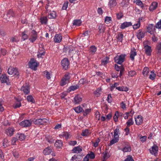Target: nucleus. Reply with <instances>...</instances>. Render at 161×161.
Listing matches in <instances>:
<instances>
[{"label":"nucleus","instance_id":"b1692460","mask_svg":"<svg viewBox=\"0 0 161 161\" xmlns=\"http://www.w3.org/2000/svg\"><path fill=\"white\" fill-rule=\"evenodd\" d=\"M82 150V148L81 146H79L74 147L72 150V151L75 153H78L81 152Z\"/></svg>","mask_w":161,"mask_h":161},{"label":"nucleus","instance_id":"49530a36","mask_svg":"<svg viewBox=\"0 0 161 161\" xmlns=\"http://www.w3.org/2000/svg\"><path fill=\"white\" fill-rule=\"evenodd\" d=\"M119 140V138H114L111 141H110L109 145L111 146L115 143L117 142Z\"/></svg>","mask_w":161,"mask_h":161},{"label":"nucleus","instance_id":"393cba45","mask_svg":"<svg viewBox=\"0 0 161 161\" xmlns=\"http://www.w3.org/2000/svg\"><path fill=\"white\" fill-rule=\"evenodd\" d=\"M15 136L21 141L25 140L26 138L24 134L22 133H17Z\"/></svg>","mask_w":161,"mask_h":161},{"label":"nucleus","instance_id":"0eeeda50","mask_svg":"<svg viewBox=\"0 0 161 161\" xmlns=\"http://www.w3.org/2000/svg\"><path fill=\"white\" fill-rule=\"evenodd\" d=\"M61 64L63 68L66 70L68 68L69 62L67 58H64L61 61Z\"/></svg>","mask_w":161,"mask_h":161},{"label":"nucleus","instance_id":"e2e57ef3","mask_svg":"<svg viewBox=\"0 0 161 161\" xmlns=\"http://www.w3.org/2000/svg\"><path fill=\"white\" fill-rule=\"evenodd\" d=\"M44 74L48 80L51 78V75L50 73L47 71H45L44 72Z\"/></svg>","mask_w":161,"mask_h":161},{"label":"nucleus","instance_id":"c756f323","mask_svg":"<svg viewBox=\"0 0 161 161\" xmlns=\"http://www.w3.org/2000/svg\"><path fill=\"white\" fill-rule=\"evenodd\" d=\"M52 152V149L49 147H47L45 148L43 152V153L45 155H49Z\"/></svg>","mask_w":161,"mask_h":161},{"label":"nucleus","instance_id":"f03ea898","mask_svg":"<svg viewBox=\"0 0 161 161\" xmlns=\"http://www.w3.org/2000/svg\"><path fill=\"white\" fill-rule=\"evenodd\" d=\"M70 77V75L69 74H66L60 82V85L63 86L69 82Z\"/></svg>","mask_w":161,"mask_h":161},{"label":"nucleus","instance_id":"39448f33","mask_svg":"<svg viewBox=\"0 0 161 161\" xmlns=\"http://www.w3.org/2000/svg\"><path fill=\"white\" fill-rule=\"evenodd\" d=\"M48 122L46 119H39L33 121V123L36 125H44Z\"/></svg>","mask_w":161,"mask_h":161},{"label":"nucleus","instance_id":"774afa93","mask_svg":"<svg viewBox=\"0 0 161 161\" xmlns=\"http://www.w3.org/2000/svg\"><path fill=\"white\" fill-rule=\"evenodd\" d=\"M124 161H134V160L132 158V157L129 155L127 157Z\"/></svg>","mask_w":161,"mask_h":161},{"label":"nucleus","instance_id":"a878e982","mask_svg":"<svg viewBox=\"0 0 161 161\" xmlns=\"http://www.w3.org/2000/svg\"><path fill=\"white\" fill-rule=\"evenodd\" d=\"M45 54V51L44 49L42 48L39 49L37 52V56L38 58L42 57V56L44 55Z\"/></svg>","mask_w":161,"mask_h":161},{"label":"nucleus","instance_id":"473e14b6","mask_svg":"<svg viewBox=\"0 0 161 161\" xmlns=\"http://www.w3.org/2000/svg\"><path fill=\"white\" fill-rule=\"evenodd\" d=\"M109 3L110 8H111L116 6L117 5V2L116 0H110Z\"/></svg>","mask_w":161,"mask_h":161},{"label":"nucleus","instance_id":"338daca9","mask_svg":"<svg viewBox=\"0 0 161 161\" xmlns=\"http://www.w3.org/2000/svg\"><path fill=\"white\" fill-rule=\"evenodd\" d=\"M156 27L157 28L161 29V19L156 24Z\"/></svg>","mask_w":161,"mask_h":161},{"label":"nucleus","instance_id":"1a4fd4ad","mask_svg":"<svg viewBox=\"0 0 161 161\" xmlns=\"http://www.w3.org/2000/svg\"><path fill=\"white\" fill-rule=\"evenodd\" d=\"M150 153L152 155L156 156L158 151V147L157 146L154 144L151 148L149 149Z\"/></svg>","mask_w":161,"mask_h":161},{"label":"nucleus","instance_id":"f257e3e1","mask_svg":"<svg viewBox=\"0 0 161 161\" xmlns=\"http://www.w3.org/2000/svg\"><path fill=\"white\" fill-rule=\"evenodd\" d=\"M126 55L125 54H122L120 55H117L114 58V60L116 63L121 64L125 61Z\"/></svg>","mask_w":161,"mask_h":161},{"label":"nucleus","instance_id":"5fc2aeb1","mask_svg":"<svg viewBox=\"0 0 161 161\" xmlns=\"http://www.w3.org/2000/svg\"><path fill=\"white\" fill-rule=\"evenodd\" d=\"M109 58L108 57H106L102 61V64L105 65L107 64L108 62Z\"/></svg>","mask_w":161,"mask_h":161},{"label":"nucleus","instance_id":"f3484780","mask_svg":"<svg viewBox=\"0 0 161 161\" xmlns=\"http://www.w3.org/2000/svg\"><path fill=\"white\" fill-rule=\"evenodd\" d=\"M147 29L148 32L151 34H152L155 31V27L153 24H150L148 25Z\"/></svg>","mask_w":161,"mask_h":161},{"label":"nucleus","instance_id":"6e6d98bb","mask_svg":"<svg viewBox=\"0 0 161 161\" xmlns=\"http://www.w3.org/2000/svg\"><path fill=\"white\" fill-rule=\"evenodd\" d=\"M18 141V138L16 137H12L11 140V143L12 145H16V143Z\"/></svg>","mask_w":161,"mask_h":161},{"label":"nucleus","instance_id":"69168bd1","mask_svg":"<svg viewBox=\"0 0 161 161\" xmlns=\"http://www.w3.org/2000/svg\"><path fill=\"white\" fill-rule=\"evenodd\" d=\"M112 98L110 94H108L107 97V101L109 103H111L112 101Z\"/></svg>","mask_w":161,"mask_h":161},{"label":"nucleus","instance_id":"4be33fe9","mask_svg":"<svg viewBox=\"0 0 161 161\" xmlns=\"http://www.w3.org/2000/svg\"><path fill=\"white\" fill-rule=\"evenodd\" d=\"M136 55V50L135 48L131 49L130 52V58L132 60L134 59V57Z\"/></svg>","mask_w":161,"mask_h":161},{"label":"nucleus","instance_id":"79ce46f5","mask_svg":"<svg viewBox=\"0 0 161 161\" xmlns=\"http://www.w3.org/2000/svg\"><path fill=\"white\" fill-rule=\"evenodd\" d=\"M27 100L28 102L34 103L35 101L33 97L31 95H28L27 97Z\"/></svg>","mask_w":161,"mask_h":161},{"label":"nucleus","instance_id":"8fccbe9b","mask_svg":"<svg viewBox=\"0 0 161 161\" xmlns=\"http://www.w3.org/2000/svg\"><path fill=\"white\" fill-rule=\"evenodd\" d=\"M119 115V113L118 111H116L115 112L113 117L114 120L115 122H117L118 121V118Z\"/></svg>","mask_w":161,"mask_h":161},{"label":"nucleus","instance_id":"a211bd4d","mask_svg":"<svg viewBox=\"0 0 161 161\" xmlns=\"http://www.w3.org/2000/svg\"><path fill=\"white\" fill-rule=\"evenodd\" d=\"M144 48L146 54L148 56H150L152 51L151 47L150 46H146Z\"/></svg>","mask_w":161,"mask_h":161},{"label":"nucleus","instance_id":"6ab92c4d","mask_svg":"<svg viewBox=\"0 0 161 161\" xmlns=\"http://www.w3.org/2000/svg\"><path fill=\"white\" fill-rule=\"evenodd\" d=\"M158 4L156 2H153L150 5L149 8V10L150 11H153L155 10L157 7Z\"/></svg>","mask_w":161,"mask_h":161},{"label":"nucleus","instance_id":"c9c22d12","mask_svg":"<svg viewBox=\"0 0 161 161\" xmlns=\"http://www.w3.org/2000/svg\"><path fill=\"white\" fill-rule=\"evenodd\" d=\"M79 88V86L76 85L74 86H70L68 89V91L69 92H70L72 91H74L77 89Z\"/></svg>","mask_w":161,"mask_h":161},{"label":"nucleus","instance_id":"bb28decb","mask_svg":"<svg viewBox=\"0 0 161 161\" xmlns=\"http://www.w3.org/2000/svg\"><path fill=\"white\" fill-rule=\"evenodd\" d=\"M70 136V134L66 131L62 133L59 135L61 138H64L66 140H67Z\"/></svg>","mask_w":161,"mask_h":161},{"label":"nucleus","instance_id":"864d4df0","mask_svg":"<svg viewBox=\"0 0 161 161\" xmlns=\"http://www.w3.org/2000/svg\"><path fill=\"white\" fill-rule=\"evenodd\" d=\"M155 77L156 75L154 73V72L153 71H151L149 76V78L150 79L153 80L155 79Z\"/></svg>","mask_w":161,"mask_h":161},{"label":"nucleus","instance_id":"f8f14e48","mask_svg":"<svg viewBox=\"0 0 161 161\" xmlns=\"http://www.w3.org/2000/svg\"><path fill=\"white\" fill-rule=\"evenodd\" d=\"M82 99L80 95H77L74 97L73 102L75 104H79L82 101Z\"/></svg>","mask_w":161,"mask_h":161},{"label":"nucleus","instance_id":"a19ab883","mask_svg":"<svg viewBox=\"0 0 161 161\" xmlns=\"http://www.w3.org/2000/svg\"><path fill=\"white\" fill-rule=\"evenodd\" d=\"M98 29L100 33L103 32L105 30L104 25L103 24H100L98 26Z\"/></svg>","mask_w":161,"mask_h":161},{"label":"nucleus","instance_id":"a18cd8bd","mask_svg":"<svg viewBox=\"0 0 161 161\" xmlns=\"http://www.w3.org/2000/svg\"><path fill=\"white\" fill-rule=\"evenodd\" d=\"M90 133V132L88 129H86L82 131L81 135L83 136H86L89 135Z\"/></svg>","mask_w":161,"mask_h":161},{"label":"nucleus","instance_id":"20e7f679","mask_svg":"<svg viewBox=\"0 0 161 161\" xmlns=\"http://www.w3.org/2000/svg\"><path fill=\"white\" fill-rule=\"evenodd\" d=\"M29 66L32 69L36 70V68L39 65V63L36 61L33 58L31 59L29 63Z\"/></svg>","mask_w":161,"mask_h":161},{"label":"nucleus","instance_id":"4d7b16f0","mask_svg":"<svg viewBox=\"0 0 161 161\" xmlns=\"http://www.w3.org/2000/svg\"><path fill=\"white\" fill-rule=\"evenodd\" d=\"M140 26V22L139 20L138 21L137 23L136 24L134 25H133V28L134 29H138Z\"/></svg>","mask_w":161,"mask_h":161},{"label":"nucleus","instance_id":"37998d69","mask_svg":"<svg viewBox=\"0 0 161 161\" xmlns=\"http://www.w3.org/2000/svg\"><path fill=\"white\" fill-rule=\"evenodd\" d=\"M40 22L42 24H46L47 22V18L46 17H42L40 19Z\"/></svg>","mask_w":161,"mask_h":161},{"label":"nucleus","instance_id":"72a5a7b5","mask_svg":"<svg viewBox=\"0 0 161 161\" xmlns=\"http://www.w3.org/2000/svg\"><path fill=\"white\" fill-rule=\"evenodd\" d=\"M129 3V0H123L121 3V6L122 7H127Z\"/></svg>","mask_w":161,"mask_h":161},{"label":"nucleus","instance_id":"7c9ffc66","mask_svg":"<svg viewBox=\"0 0 161 161\" xmlns=\"http://www.w3.org/2000/svg\"><path fill=\"white\" fill-rule=\"evenodd\" d=\"M97 51V48L94 46H92L89 49V51L90 54L94 55Z\"/></svg>","mask_w":161,"mask_h":161},{"label":"nucleus","instance_id":"c03bdc74","mask_svg":"<svg viewBox=\"0 0 161 161\" xmlns=\"http://www.w3.org/2000/svg\"><path fill=\"white\" fill-rule=\"evenodd\" d=\"M124 37L123 35L121 33H119L117 36H116V38L120 42H122L123 40V37Z\"/></svg>","mask_w":161,"mask_h":161},{"label":"nucleus","instance_id":"de8ad7c7","mask_svg":"<svg viewBox=\"0 0 161 161\" xmlns=\"http://www.w3.org/2000/svg\"><path fill=\"white\" fill-rule=\"evenodd\" d=\"M81 24V21L80 19L75 20L74 21L73 25L77 26H80Z\"/></svg>","mask_w":161,"mask_h":161},{"label":"nucleus","instance_id":"bf43d9fd","mask_svg":"<svg viewBox=\"0 0 161 161\" xmlns=\"http://www.w3.org/2000/svg\"><path fill=\"white\" fill-rule=\"evenodd\" d=\"M9 142L7 139H4L3 141V146L4 147H6L9 145Z\"/></svg>","mask_w":161,"mask_h":161},{"label":"nucleus","instance_id":"09e8293b","mask_svg":"<svg viewBox=\"0 0 161 161\" xmlns=\"http://www.w3.org/2000/svg\"><path fill=\"white\" fill-rule=\"evenodd\" d=\"M74 109L77 113H80L83 110L82 108L80 106L75 107Z\"/></svg>","mask_w":161,"mask_h":161},{"label":"nucleus","instance_id":"423d86ee","mask_svg":"<svg viewBox=\"0 0 161 161\" xmlns=\"http://www.w3.org/2000/svg\"><path fill=\"white\" fill-rule=\"evenodd\" d=\"M8 73L10 75H14L18 76L19 75V72L16 68H13L12 67H9Z\"/></svg>","mask_w":161,"mask_h":161},{"label":"nucleus","instance_id":"c85d7f7f","mask_svg":"<svg viewBox=\"0 0 161 161\" xmlns=\"http://www.w3.org/2000/svg\"><path fill=\"white\" fill-rule=\"evenodd\" d=\"M21 90L25 94H27L30 92V88L28 86H23L21 88Z\"/></svg>","mask_w":161,"mask_h":161},{"label":"nucleus","instance_id":"ddd939ff","mask_svg":"<svg viewBox=\"0 0 161 161\" xmlns=\"http://www.w3.org/2000/svg\"><path fill=\"white\" fill-rule=\"evenodd\" d=\"M136 124L137 125H141L143 122V119L141 115H138L135 118Z\"/></svg>","mask_w":161,"mask_h":161},{"label":"nucleus","instance_id":"e433bc0d","mask_svg":"<svg viewBox=\"0 0 161 161\" xmlns=\"http://www.w3.org/2000/svg\"><path fill=\"white\" fill-rule=\"evenodd\" d=\"M156 49L157 51L158 54L161 55V42L157 44Z\"/></svg>","mask_w":161,"mask_h":161},{"label":"nucleus","instance_id":"2f4dec72","mask_svg":"<svg viewBox=\"0 0 161 161\" xmlns=\"http://www.w3.org/2000/svg\"><path fill=\"white\" fill-rule=\"evenodd\" d=\"M149 72V69L147 67H145L144 68L142 71V74L144 76L146 77Z\"/></svg>","mask_w":161,"mask_h":161},{"label":"nucleus","instance_id":"cd10ccee","mask_svg":"<svg viewBox=\"0 0 161 161\" xmlns=\"http://www.w3.org/2000/svg\"><path fill=\"white\" fill-rule=\"evenodd\" d=\"M133 3L140 6L142 8H144V6L142 2L140 0H134Z\"/></svg>","mask_w":161,"mask_h":161},{"label":"nucleus","instance_id":"680f3d73","mask_svg":"<svg viewBox=\"0 0 161 161\" xmlns=\"http://www.w3.org/2000/svg\"><path fill=\"white\" fill-rule=\"evenodd\" d=\"M101 89L100 88H98L96 91L94 92V94L96 95L97 96H99L101 94Z\"/></svg>","mask_w":161,"mask_h":161},{"label":"nucleus","instance_id":"9d476101","mask_svg":"<svg viewBox=\"0 0 161 161\" xmlns=\"http://www.w3.org/2000/svg\"><path fill=\"white\" fill-rule=\"evenodd\" d=\"M15 130L13 127H8L5 130V133L7 135L11 136L13 135Z\"/></svg>","mask_w":161,"mask_h":161},{"label":"nucleus","instance_id":"aec40b11","mask_svg":"<svg viewBox=\"0 0 161 161\" xmlns=\"http://www.w3.org/2000/svg\"><path fill=\"white\" fill-rule=\"evenodd\" d=\"M54 145L58 149L61 148L63 146L62 141L60 140H57L55 143Z\"/></svg>","mask_w":161,"mask_h":161},{"label":"nucleus","instance_id":"4c0bfd02","mask_svg":"<svg viewBox=\"0 0 161 161\" xmlns=\"http://www.w3.org/2000/svg\"><path fill=\"white\" fill-rule=\"evenodd\" d=\"M56 17V14L55 11H53L48 15V17L50 19H54Z\"/></svg>","mask_w":161,"mask_h":161},{"label":"nucleus","instance_id":"0e129e2a","mask_svg":"<svg viewBox=\"0 0 161 161\" xmlns=\"http://www.w3.org/2000/svg\"><path fill=\"white\" fill-rule=\"evenodd\" d=\"M100 141V139L99 138H98L97 140H96L95 142L94 143V147H97Z\"/></svg>","mask_w":161,"mask_h":161},{"label":"nucleus","instance_id":"5701e85b","mask_svg":"<svg viewBox=\"0 0 161 161\" xmlns=\"http://www.w3.org/2000/svg\"><path fill=\"white\" fill-rule=\"evenodd\" d=\"M120 131L118 126H117L114 131V138H119Z\"/></svg>","mask_w":161,"mask_h":161},{"label":"nucleus","instance_id":"58836bf2","mask_svg":"<svg viewBox=\"0 0 161 161\" xmlns=\"http://www.w3.org/2000/svg\"><path fill=\"white\" fill-rule=\"evenodd\" d=\"M137 36L139 39H140L144 37V34L140 30H139L138 32L137 33Z\"/></svg>","mask_w":161,"mask_h":161},{"label":"nucleus","instance_id":"4468645a","mask_svg":"<svg viewBox=\"0 0 161 161\" xmlns=\"http://www.w3.org/2000/svg\"><path fill=\"white\" fill-rule=\"evenodd\" d=\"M115 68L116 70L120 71L119 76L121 77L124 71V68L122 66H119L116 64L115 65Z\"/></svg>","mask_w":161,"mask_h":161},{"label":"nucleus","instance_id":"603ef678","mask_svg":"<svg viewBox=\"0 0 161 161\" xmlns=\"http://www.w3.org/2000/svg\"><path fill=\"white\" fill-rule=\"evenodd\" d=\"M121 150L124 152H130L131 151V147L130 146H127L123 148Z\"/></svg>","mask_w":161,"mask_h":161},{"label":"nucleus","instance_id":"3c124183","mask_svg":"<svg viewBox=\"0 0 161 161\" xmlns=\"http://www.w3.org/2000/svg\"><path fill=\"white\" fill-rule=\"evenodd\" d=\"M79 82L80 84L83 85L84 84H88L89 82L86 79L82 78L80 80Z\"/></svg>","mask_w":161,"mask_h":161},{"label":"nucleus","instance_id":"6e6552de","mask_svg":"<svg viewBox=\"0 0 161 161\" xmlns=\"http://www.w3.org/2000/svg\"><path fill=\"white\" fill-rule=\"evenodd\" d=\"M32 124L31 120H25L20 122L19 125L23 127H26L30 126Z\"/></svg>","mask_w":161,"mask_h":161},{"label":"nucleus","instance_id":"7ed1b4c3","mask_svg":"<svg viewBox=\"0 0 161 161\" xmlns=\"http://www.w3.org/2000/svg\"><path fill=\"white\" fill-rule=\"evenodd\" d=\"M38 38L37 32L34 31L32 30L29 34V40L32 43L35 42Z\"/></svg>","mask_w":161,"mask_h":161},{"label":"nucleus","instance_id":"9b49d317","mask_svg":"<svg viewBox=\"0 0 161 161\" xmlns=\"http://www.w3.org/2000/svg\"><path fill=\"white\" fill-rule=\"evenodd\" d=\"M0 80L2 83H6L8 85L10 84L8 78L6 75H3L0 77Z\"/></svg>","mask_w":161,"mask_h":161},{"label":"nucleus","instance_id":"412c9836","mask_svg":"<svg viewBox=\"0 0 161 161\" xmlns=\"http://www.w3.org/2000/svg\"><path fill=\"white\" fill-rule=\"evenodd\" d=\"M28 33V32L27 30H25L22 32L21 38L22 40L25 41L28 38L29 36L27 35Z\"/></svg>","mask_w":161,"mask_h":161},{"label":"nucleus","instance_id":"f704fd0d","mask_svg":"<svg viewBox=\"0 0 161 161\" xmlns=\"http://www.w3.org/2000/svg\"><path fill=\"white\" fill-rule=\"evenodd\" d=\"M116 89L119 91L127 92L128 90V88L126 87L121 86L120 87H116Z\"/></svg>","mask_w":161,"mask_h":161},{"label":"nucleus","instance_id":"13d9d810","mask_svg":"<svg viewBox=\"0 0 161 161\" xmlns=\"http://www.w3.org/2000/svg\"><path fill=\"white\" fill-rule=\"evenodd\" d=\"M116 16L117 19H119L123 17V14L122 12H120L116 14Z\"/></svg>","mask_w":161,"mask_h":161},{"label":"nucleus","instance_id":"2eb2a0df","mask_svg":"<svg viewBox=\"0 0 161 161\" xmlns=\"http://www.w3.org/2000/svg\"><path fill=\"white\" fill-rule=\"evenodd\" d=\"M62 36L60 34H56L54 38V41L55 43H60L62 41Z\"/></svg>","mask_w":161,"mask_h":161},{"label":"nucleus","instance_id":"052dcab7","mask_svg":"<svg viewBox=\"0 0 161 161\" xmlns=\"http://www.w3.org/2000/svg\"><path fill=\"white\" fill-rule=\"evenodd\" d=\"M111 21V18L110 17L106 16L105 18V22L107 24L110 23Z\"/></svg>","mask_w":161,"mask_h":161},{"label":"nucleus","instance_id":"dca6fc26","mask_svg":"<svg viewBox=\"0 0 161 161\" xmlns=\"http://www.w3.org/2000/svg\"><path fill=\"white\" fill-rule=\"evenodd\" d=\"M132 25V24L130 22H125L121 24L120 25V28L121 29H124L125 28L131 26Z\"/></svg>","mask_w":161,"mask_h":161},{"label":"nucleus","instance_id":"ea45409f","mask_svg":"<svg viewBox=\"0 0 161 161\" xmlns=\"http://www.w3.org/2000/svg\"><path fill=\"white\" fill-rule=\"evenodd\" d=\"M134 123V122L133 120V118L132 117H131L128 120L126 123V124L127 125V126L129 127L131 125H132Z\"/></svg>","mask_w":161,"mask_h":161}]
</instances>
